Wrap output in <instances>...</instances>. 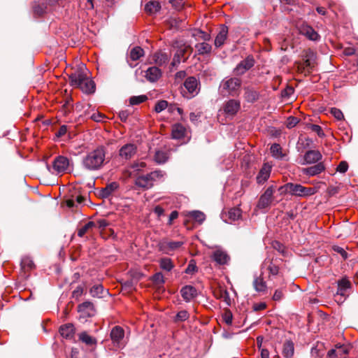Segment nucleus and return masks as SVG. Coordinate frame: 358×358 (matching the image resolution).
<instances>
[{"instance_id":"nucleus-1","label":"nucleus","mask_w":358,"mask_h":358,"mask_svg":"<svg viewBox=\"0 0 358 358\" xmlns=\"http://www.w3.org/2000/svg\"><path fill=\"white\" fill-rule=\"evenodd\" d=\"M71 86L79 88L87 94H92L96 90L95 83L90 80L82 68L69 75Z\"/></svg>"},{"instance_id":"nucleus-2","label":"nucleus","mask_w":358,"mask_h":358,"mask_svg":"<svg viewBox=\"0 0 358 358\" xmlns=\"http://www.w3.org/2000/svg\"><path fill=\"white\" fill-rule=\"evenodd\" d=\"M106 148L99 146L95 150L88 152L82 159V166L87 171L99 170L104 164Z\"/></svg>"},{"instance_id":"nucleus-3","label":"nucleus","mask_w":358,"mask_h":358,"mask_svg":"<svg viewBox=\"0 0 358 358\" xmlns=\"http://www.w3.org/2000/svg\"><path fill=\"white\" fill-rule=\"evenodd\" d=\"M199 80L194 76H189L185 79L181 87V94L188 99L198 94L200 87Z\"/></svg>"},{"instance_id":"nucleus-4","label":"nucleus","mask_w":358,"mask_h":358,"mask_svg":"<svg viewBox=\"0 0 358 358\" xmlns=\"http://www.w3.org/2000/svg\"><path fill=\"white\" fill-rule=\"evenodd\" d=\"M162 176V171H155L137 177L135 180V185L143 189H148L153 186V182L159 177Z\"/></svg>"},{"instance_id":"nucleus-5","label":"nucleus","mask_w":358,"mask_h":358,"mask_svg":"<svg viewBox=\"0 0 358 358\" xmlns=\"http://www.w3.org/2000/svg\"><path fill=\"white\" fill-rule=\"evenodd\" d=\"M221 86L229 95L236 96L239 94L241 80L238 78H230L223 80Z\"/></svg>"},{"instance_id":"nucleus-6","label":"nucleus","mask_w":358,"mask_h":358,"mask_svg":"<svg viewBox=\"0 0 358 358\" xmlns=\"http://www.w3.org/2000/svg\"><path fill=\"white\" fill-rule=\"evenodd\" d=\"M276 189L275 185L269 186L262 194L258 201L257 207L259 209L268 208L272 203L273 199V193Z\"/></svg>"},{"instance_id":"nucleus-7","label":"nucleus","mask_w":358,"mask_h":358,"mask_svg":"<svg viewBox=\"0 0 358 358\" xmlns=\"http://www.w3.org/2000/svg\"><path fill=\"white\" fill-rule=\"evenodd\" d=\"M316 192L315 187H306L300 184L290 182L289 194L296 196L306 197Z\"/></svg>"},{"instance_id":"nucleus-8","label":"nucleus","mask_w":358,"mask_h":358,"mask_svg":"<svg viewBox=\"0 0 358 358\" xmlns=\"http://www.w3.org/2000/svg\"><path fill=\"white\" fill-rule=\"evenodd\" d=\"M255 63L252 55H248L245 59L242 60L234 70V73L236 76H242L247 71L254 66Z\"/></svg>"},{"instance_id":"nucleus-9","label":"nucleus","mask_w":358,"mask_h":358,"mask_svg":"<svg viewBox=\"0 0 358 358\" xmlns=\"http://www.w3.org/2000/svg\"><path fill=\"white\" fill-rule=\"evenodd\" d=\"M183 245L182 241H168L163 240L158 244L159 250L165 254H170Z\"/></svg>"},{"instance_id":"nucleus-10","label":"nucleus","mask_w":358,"mask_h":358,"mask_svg":"<svg viewBox=\"0 0 358 358\" xmlns=\"http://www.w3.org/2000/svg\"><path fill=\"white\" fill-rule=\"evenodd\" d=\"M69 166V160L66 157L57 156L53 161L52 168L58 173H64Z\"/></svg>"},{"instance_id":"nucleus-11","label":"nucleus","mask_w":358,"mask_h":358,"mask_svg":"<svg viewBox=\"0 0 358 358\" xmlns=\"http://www.w3.org/2000/svg\"><path fill=\"white\" fill-rule=\"evenodd\" d=\"M299 33L305 36L310 41H317L320 38L319 34L314 30V29L308 24H303L299 27Z\"/></svg>"},{"instance_id":"nucleus-12","label":"nucleus","mask_w":358,"mask_h":358,"mask_svg":"<svg viewBox=\"0 0 358 358\" xmlns=\"http://www.w3.org/2000/svg\"><path fill=\"white\" fill-rule=\"evenodd\" d=\"M136 150L137 148L134 144L128 143L120 149L119 155L123 159H130L136 153Z\"/></svg>"},{"instance_id":"nucleus-13","label":"nucleus","mask_w":358,"mask_h":358,"mask_svg":"<svg viewBox=\"0 0 358 358\" xmlns=\"http://www.w3.org/2000/svg\"><path fill=\"white\" fill-rule=\"evenodd\" d=\"M322 158V155L320 151L316 150H308L303 156V162L302 164H315L319 162Z\"/></svg>"},{"instance_id":"nucleus-14","label":"nucleus","mask_w":358,"mask_h":358,"mask_svg":"<svg viewBox=\"0 0 358 358\" xmlns=\"http://www.w3.org/2000/svg\"><path fill=\"white\" fill-rule=\"evenodd\" d=\"M180 294L183 299L186 302H189L191 300L196 298L198 295L196 289L192 285H185L180 289Z\"/></svg>"},{"instance_id":"nucleus-15","label":"nucleus","mask_w":358,"mask_h":358,"mask_svg":"<svg viewBox=\"0 0 358 358\" xmlns=\"http://www.w3.org/2000/svg\"><path fill=\"white\" fill-rule=\"evenodd\" d=\"M78 311L81 313L85 317H92L95 314V308L94 304L90 301H85L80 304L78 307Z\"/></svg>"},{"instance_id":"nucleus-16","label":"nucleus","mask_w":358,"mask_h":358,"mask_svg":"<svg viewBox=\"0 0 358 358\" xmlns=\"http://www.w3.org/2000/svg\"><path fill=\"white\" fill-rule=\"evenodd\" d=\"M192 51L193 48L189 45L183 44L178 48L175 55L180 60L182 59L183 62H185L189 58Z\"/></svg>"},{"instance_id":"nucleus-17","label":"nucleus","mask_w":358,"mask_h":358,"mask_svg":"<svg viewBox=\"0 0 358 358\" xmlns=\"http://www.w3.org/2000/svg\"><path fill=\"white\" fill-rule=\"evenodd\" d=\"M240 108L241 103L239 101L231 99L224 104V111L228 115H234L239 110Z\"/></svg>"},{"instance_id":"nucleus-18","label":"nucleus","mask_w":358,"mask_h":358,"mask_svg":"<svg viewBox=\"0 0 358 358\" xmlns=\"http://www.w3.org/2000/svg\"><path fill=\"white\" fill-rule=\"evenodd\" d=\"M324 170H325V166L324 165L323 162H318L317 164H316L314 166L303 169L302 173L304 175H306L308 176H314L320 174Z\"/></svg>"},{"instance_id":"nucleus-19","label":"nucleus","mask_w":358,"mask_h":358,"mask_svg":"<svg viewBox=\"0 0 358 358\" xmlns=\"http://www.w3.org/2000/svg\"><path fill=\"white\" fill-rule=\"evenodd\" d=\"M229 29L226 25H222L220 31L215 39V45L216 48H220L224 45L226 39L227 38Z\"/></svg>"},{"instance_id":"nucleus-20","label":"nucleus","mask_w":358,"mask_h":358,"mask_svg":"<svg viewBox=\"0 0 358 358\" xmlns=\"http://www.w3.org/2000/svg\"><path fill=\"white\" fill-rule=\"evenodd\" d=\"M263 272L259 276L254 278L252 285L255 290L257 292H265L267 289V285L266 281L264 280Z\"/></svg>"},{"instance_id":"nucleus-21","label":"nucleus","mask_w":358,"mask_h":358,"mask_svg":"<svg viewBox=\"0 0 358 358\" xmlns=\"http://www.w3.org/2000/svg\"><path fill=\"white\" fill-rule=\"evenodd\" d=\"M59 331L61 336L66 339L73 337L75 334V328L72 323H67L59 327Z\"/></svg>"},{"instance_id":"nucleus-22","label":"nucleus","mask_w":358,"mask_h":358,"mask_svg":"<svg viewBox=\"0 0 358 358\" xmlns=\"http://www.w3.org/2000/svg\"><path fill=\"white\" fill-rule=\"evenodd\" d=\"M162 76L161 70L157 66H152L145 71V78L150 82H155Z\"/></svg>"},{"instance_id":"nucleus-23","label":"nucleus","mask_w":358,"mask_h":358,"mask_svg":"<svg viewBox=\"0 0 358 358\" xmlns=\"http://www.w3.org/2000/svg\"><path fill=\"white\" fill-rule=\"evenodd\" d=\"M267 266V270L269 272L270 278L271 275H276L279 273V266L273 263V259H266L261 265V269H263L264 266Z\"/></svg>"},{"instance_id":"nucleus-24","label":"nucleus","mask_w":358,"mask_h":358,"mask_svg":"<svg viewBox=\"0 0 358 358\" xmlns=\"http://www.w3.org/2000/svg\"><path fill=\"white\" fill-rule=\"evenodd\" d=\"M162 6L158 1L152 0L148 1L145 5L144 10L148 15H155L159 12Z\"/></svg>"},{"instance_id":"nucleus-25","label":"nucleus","mask_w":358,"mask_h":358,"mask_svg":"<svg viewBox=\"0 0 358 358\" xmlns=\"http://www.w3.org/2000/svg\"><path fill=\"white\" fill-rule=\"evenodd\" d=\"M282 355L285 358H292L294 353V344L291 340H286L282 346Z\"/></svg>"},{"instance_id":"nucleus-26","label":"nucleus","mask_w":358,"mask_h":358,"mask_svg":"<svg viewBox=\"0 0 358 358\" xmlns=\"http://www.w3.org/2000/svg\"><path fill=\"white\" fill-rule=\"evenodd\" d=\"M124 336V331L120 326L114 327L110 332V338L114 343H119Z\"/></svg>"},{"instance_id":"nucleus-27","label":"nucleus","mask_w":358,"mask_h":358,"mask_svg":"<svg viewBox=\"0 0 358 358\" xmlns=\"http://www.w3.org/2000/svg\"><path fill=\"white\" fill-rule=\"evenodd\" d=\"M244 98L249 103H254L259 98V94L257 91L249 87H245Z\"/></svg>"},{"instance_id":"nucleus-28","label":"nucleus","mask_w":358,"mask_h":358,"mask_svg":"<svg viewBox=\"0 0 358 358\" xmlns=\"http://www.w3.org/2000/svg\"><path fill=\"white\" fill-rule=\"evenodd\" d=\"M270 172L271 166L264 164L257 176V182L261 184L266 181L270 176Z\"/></svg>"},{"instance_id":"nucleus-29","label":"nucleus","mask_w":358,"mask_h":358,"mask_svg":"<svg viewBox=\"0 0 358 358\" xmlns=\"http://www.w3.org/2000/svg\"><path fill=\"white\" fill-rule=\"evenodd\" d=\"M303 63L299 64L298 69L301 72H303L307 70L308 73H310L311 71L315 68L317 65V62L315 60H310L309 59H303Z\"/></svg>"},{"instance_id":"nucleus-30","label":"nucleus","mask_w":358,"mask_h":358,"mask_svg":"<svg viewBox=\"0 0 358 358\" xmlns=\"http://www.w3.org/2000/svg\"><path fill=\"white\" fill-rule=\"evenodd\" d=\"M186 129L181 124L177 123L172 128V138L175 139L182 138L185 135Z\"/></svg>"},{"instance_id":"nucleus-31","label":"nucleus","mask_w":358,"mask_h":358,"mask_svg":"<svg viewBox=\"0 0 358 358\" xmlns=\"http://www.w3.org/2000/svg\"><path fill=\"white\" fill-rule=\"evenodd\" d=\"M21 270L24 273H27L35 268V264L29 257H24L20 262Z\"/></svg>"},{"instance_id":"nucleus-32","label":"nucleus","mask_w":358,"mask_h":358,"mask_svg":"<svg viewBox=\"0 0 358 358\" xmlns=\"http://www.w3.org/2000/svg\"><path fill=\"white\" fill-rule=\"evenodd\" d=\"M79 340L88 346H96L97 341L90 336L86 331H83L78 335Z\"/></svg>"},{"instance_id":"nucleus-33","label":"nucleus","mask_w":358,"mask_h":358,"mask_svg":"<svg viewBox=\"0 0 358 358\" xmlns=\"http://www.w3.org/2000/svg\"><path fill=\"white\" fill-rule=\"evenodd\" d=\"M169 58L170 55L166 52L162 51L157 52L154 55L155 62L158 66H162L166 64L169 60Z\"/></svg>"},{"instance_id":"nucleus-34","label":"nucleus","mask_w":358,"mask_h":358,"mask_svg":"<svg viewBox=\"0 0 358 358\" xmlns=\"http://www.w3.org/2000/svg\"><path fill=\"white\" fill-rule=\"evenodd\" d=\"M118 187H119V185L116 182H113L108 184L101 190V197L108 198Z\"/></svg>"},{"instance_id":"nucleus-35","label":"nucleus","mask_w":358,"mask_h":358,"mask_svg":"<svg viewBox=\"0 0 358 358\" xmlns=\"http://www.w3.org/2000/svg\"><path fill=\"white\" fill-rule=\"evenodd\" d=\"M104 292L108 293V290H104L101 284L94 285L90 289V293L93 297L102 298L104 296Z\"/></svg>"},{"instance_id":"nucleus-36","label":"nucleus","mask_w":358,"mask_h":358,"mask_svg":"<svg viewBox=\"0 0 358 358\" xmlns=\"http://www.w3.org/2000/svg\"><path fill=\"white\" fill-rule=\"evenodd\" d=\"M145 55L144 50L140 46H135L129 51V58L132 61H137Z\"/></svg>"},{"instance_id":"nucleus-37","label":"nucleus","mask_w":358,"mask_h":358,"mask_svg":"<svg viewBox=\"0 0 358 358\" xmlns=\"http://www.w3.org/2000/svg\"><path fill=\"white\" fill-rule=\"evenodd\" d=\"M351 283L346 278H343L338 281L337 294L344 296L348 289L350 287Z\"/></svg>"},{"instance_id":"nucleus-38","label":"nucleus","mask_w":358,"mask_h":358,"mask_svg":"<svg viewBox=\"0 0 358 358\" xmlns=\"http://www.w3.org/2000/svg\"><path fill=\"white\" fill-rule=\"evenodd\" d=\"M196 51L199 55H203L205 54H209L211 52L212 46L211 45L207 43L206 42L199 43L195 45Z\"/></svg>"},{"instance_id":"nucleus-39","label":"nucleus","mask_w":358,"mask_h":358,"mask_svg":"<svg viewBox=\"0 0 358 358\" xmlns=\"http://www.w3.org/2000/svg\"><path fill=\"white\" fill-rule=\"evenodd\" d=\"M228 259V255L222 251L217 250L213 253V259L219 264H225Z\"/></svg>"},{"instance_id":"nucleus-40","label":"nucleus","mask_w":358,"mask_h":358,"mask_svg":"<svg viewBox=\"0 0 358 358\" xmlns=\"http://www.w3.org/2000/svg\"><path fill=\"white\" fill-rule=\"evenodd\" d=\"M159 263L160 268L166 271H171L174 267L172 260L168 257L160 259Z\"/></svg>"},{"instance_id":"nucleus-41","label":"nucleus","mask_w":358,"mask_h":358,"mask_svg":"<svg viewBox=\"0 0 358 358\" xmlns=\"http://www.w3.org/2000/svg\"><path fill=\"white\" fill-rule=\"evenodd\" d=\"M241 213L242 211L239 208H233L229 210L227 216L231 221H236L241 217Z\"/></svg>"},{"instance_id":"nucleus-42","label":"nucleus","mask_w":358,"mask_h":358,"mask_svg":"<svg viewBox=\"0 0 358 358\" xmlns=\"http://www.w3.org/2000/svg\"><path fill=\"white\" fill-rule=\"evenodd\" d=\"M168 159V155L166 152L162 150H157L155 154V161L157 164H164Z\"/></svg>"},{"instance_id":"nucleus-43","label":"nucleus","mask_w":358,"mask_h":358,"mask_svg":"<svg viewBox=\"0 0 358 358\" xmlns=\"http://www.w3.org/2000/svg\"><path fill=\"white\" fill-rule=\"evenodd\" d=\"M95 223L92 221H90L86 223L84 226L80 228L78 231V236L80 237H83L85 234H87L90 229L95 227Z\"/></svg>"},{"instance_id":"nucleus-44","label":"nucleus","mask_w":358,"mask_h":358,"mask_svg":"<svg viewBox=\"0 0 358 358\" xmlns=\"http://www.w3.org/2000/svg\"><path fill=\"white\" fill-rule=\"evenodd\" d=\"M189 215L190 217H192V219H194L195 221L198 222L200 224H201L206 218L205 214L199 210H194L189 212Z\"/></svg>"},{"instance_id":"nucleus-45","label":"nucleus","mask_w":358,"mask_h":358,"mask_svg":"<svg viewBox=\"0 0 358 358\" xmlns=\"http://www.w3.org/2000/svg\"><path fill=\"white\" fill-rule=\"evenodd\" d=\"M47 6L44 3H34L33 6V10L35 15L38 16L43 15L46 12Z\"/></svg>"},{"instance_id":"nucleus-46","label":"nucleus","mask_w":358,"mask_h":358,"mask_svg":"<svg viewBox=\"0 0 358 358\" xmlns=\"http://www.w3.org/2000/svg\"><path fill=\"white\" fill-rule=\"evenodd\" d=\"M148 99V96L146 95H139V96H133L129 99V103L131 105H138Z\"/></svg>"},{"instance_id":"nucleus-47","label":"nucleus","mask_w":358,"mask_h":358,"mask_svg":"<svg viewBox=\"0 0 358 358\" xmlns=\"http://www.w3.org/2000/svg\"><path fill=\"white\" fill-rule=\"evenodd\" d=\"M151 279L153 283L157 286L163 285L165 282L164 277L161 272L156 273L152 276Z\"/></svg>"},{"instance_id":"nucleus-48","label":"nucleus","mask_w":358,"mask_h":358,"mask_svg":"<svg viewBox=\"0 0 358 358\" xmlns=\"http://www.w3.org/2000/svg\"><path fill=\"white\" fill-rule=\"evenodd\" d=\"M302 57L303 59H309L310 60L317 61L316 52L310 48L304 51V53Z\"/></svg>"},{"instance_id":"nucleus-49","label":"nucleus","mask_w":358,"mask_h":358,"mask_svg":"<svg viewBox=\"0 0 358 358\" xmlns=\"http://www.w3.org/2000/svg\"><path fill=\"white\" fill-rule=\"evenodd\" d=\"M168 106V102L165 100H160L157 101L155 106V111L156 113H160L164 110Z\"/></svg>"},{"instance_id":"nucleus-50","label":"nucleus","mask_w":358,"mask_h":358,"mask_svg":"<svg viewBox=\"0 0 358 358\" xmlns=\"http://www.w3.org/2000/svg\"><path fill=\"white\" fill-rule=\"evenodd\" d=\"M189 313L187 310H180L179 311L176 317V322H182L185 321L189 318Z\"/></svg>"},{"instance_id":"nucleus-51","label":"nucleus","mask_w":358,"mask_h":358,"mask_svg":"<svg viewBox=\"0 0 358 358\" xmlns=\"http://www.w3.org/2000/svg\"><path fill=\"white\" fill-rule=\"evenodd\" d=\"M299 122V119L294 116H289L286 120V127L289 129L294 127Z\"/></svg>"},{"instance_id":"nucleus-52","label":"nucleus","mask_w":358,"mask_h":358,"mask_svg":"<svg viewBox=\"0 0 358 358\" xmlns=\"http://www.w3.org/2000/svg\"><path fill=\"white\" fill-rule=\"evenodd\" d=\"M173 8L177 10H180L185 4L184 0H169Z\"/></svg>"},{"instance_id":"nucleus-53","label":"nucleus","mask_w":358,"mask_h":358,"mask_svg":"<svg viewBox=\"0 0 358 358\" xmlns=\"http://www.w3.org/2000/svg\"><path fill=\"white\" fill-rule=\"evenodd\" d=\"M197 267L194 259H191L189 262L187 267L185 269V273L190 274L196 271Z\"/></svg>"},{"instance_id":"nucleus-54","label":"nucleus","mask_w":358,"mask_h":358,"mask_svg":"<svg viewBox=\"0 0 358 358\" xmlns=\"http://www.w3.org/2000/svg\"><path fill=\"white\" fill-rule=\"evenodd\" d=\"M308 127L313 131L316 132L320 137L324 136V133L323 132L322 127L320 126H319L317 124H311L308 125Z\"/></svg>"},{"instance_id":"nucleus-55","label":"nucleus","mask_w":358,"mask_h":358,"mask_svg":"<svg viewBox=\"0 0 358 358\" xmlns=\"http://www.w3.org/2000/svg\"><path fill=\"white\" fill-rule=\"evenodd\" d=\"M223 320L228 325H231L233 320V315L229 310H227L223 314Z\"/></svg>"},{"instance_id":"nucleus-56","label":"nucleus","mask_w":358,"mask_h":358,"mask_svg":"<svg viewBox=\"0 0 358 358\" xmlns=\"http://www.w3.org/2000/svg\"><path fill=\"white\" fill-rule=\"evenodd\" d=\"M331 113L338 120H341L344 118V115H343L342 111L338 108H331Z\"/></svg>"},{"instance_id":"nucleus-57","label":"nucleus","mask_w":358,"mask_h":358,"mask_svg":"<svg viewBox=\"0 0 358 358\" xmlns=\"http://www.w3.org/2000/svg\"><path fill=\"white\" fill-rule=\"evenodd\" d=\"M271 152L274 157H278L281 154V147L278 143H274L271 147Z\"/></svg>"},{"instance_id":"nucleus-58","label":"nucleus","mask_w":358,"mask_h":358,"mask_svg":"<svg viewBox=\"0 0 358 358\" xmlns=\"http://www.w3.org/2000/svg\"><path fill=\"white\" fill-rule=\"evenodd\" d=\"M348 164L345 161L341 162L336 168V171L342 173H345L348 171Z\"/></svg>"},{"instance_id":"nucleus-59","label":"nucleus","mask_w":358,"mask_h":358,"mask_svg":"<svg viewBox=\"0 0 358 358\" xmlns=\"http://www.w3.org/2000/svg\"><path fill=\"white\" fill-rule=\"evenodd\" d=\"M334 250L340 254L344 259H346L348 257V252L341 247L334 246Z\"/></svg>"},{"instance_id":"nucleus-60","label":"nucleus","mask_w":358,"mask_h":358,"mask_svg":"<svg viewBox=\"0 0 358 358\" xmlns=\"http://www.w3.org/2000/svg\"><path fill=\"white\" fill-rule=\"evenodd\" d=\"M283 297L282 290L280 289H276L273 296V299L276 301H280Z\"/></svg>"},{"instance_id":"nucleus-61","label":"nucleus","mask_w":358,"mask_h":358,"mask_svg":"<svg viewBox=\"0 0 358 358\" xmlns=\"http://www.w3.org/2000/svg\"><path fill=\"white\" fill-rule=\"evenodd\" d=\"M289 189H290V182H288L282 186H280L278 188V191L280 192V194H285L287 193L289 194Z\"/></svg>"},{"instance_id":"nucleus-62","label":"nucleus","mask_w":358,"mask_h":358,"mask_svg":"<svg viewBox=\"0 0 358 358\" xmlns=\"http://www.w3.org/2000/svg\"><path fill=\"white\" fill-rule=\"evenodd\" d=\"M119 117L120 118L122 122H127L128 117L129 115V112L127 110H121L119 112Z\"/></svg>"},{"instance_id":"nucleus-63","label":"nucleus","mask_w":358,"mask_h":358,"mask_svg":"<svg viewBox=\"0 0 358 358\" xmlns=\"http://www.w3.org/2000/svg\"><path fill=\"white\" fill-rule=\"evenodd\" d=\"M67 131V126L62 125L59 130L55 133L57 137L59 138L63 136Z\"/></svg>"},{"instance_id":"nucleus-64","label":"nucleus","mask_w":358,"mask_h":358,"mask_svg":"<svg viewBox=\"0 0 358 358\" xmlns=\"http://www.w3.org/2000/svg\"><path fill=\"white\" fill-rule=\"evenodd\" d=\"M266 308V303H264V302L259 303H255L252 307L254 311L262 310H264Z\"/></svg>"}]
</instances>
